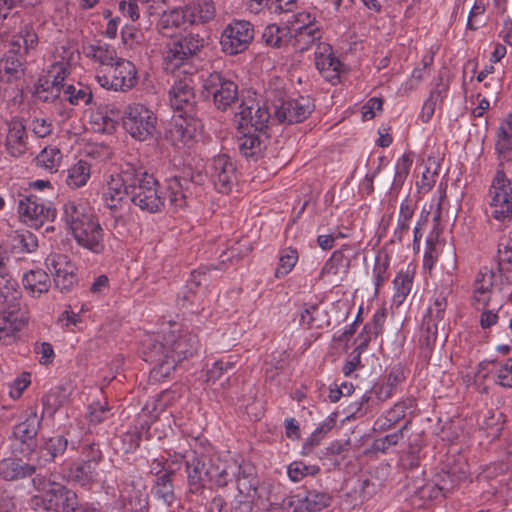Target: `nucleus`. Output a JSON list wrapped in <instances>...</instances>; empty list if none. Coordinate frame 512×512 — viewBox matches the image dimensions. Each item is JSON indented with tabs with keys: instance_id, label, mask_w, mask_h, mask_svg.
I'll list each match as a JSON object with an SVG mask.
<instances>
[{
	"instance_id": "1",
	"label": "nucleus",
	"mask_w": 512,
	"mask_h": 512,
	"mask_svg": "<svg viewBox=\"0 0 512 512\" xmlns=\"http://www.w3.org/2000/svg\"><path fill=\"white\" fill-rule=\"evenodd\" d=\"M200 343L192 332L170 329L143 341L142 354L146 362L154 363L151 371L154 378H166L175 370L178 363L197 353Z\"/></svg>"
},
{
	"instance_id": "2",
	"label": "nucleus",
	"mask_w": 512,
	"mask_h": 512,
	"mask_svg": "<svg viewBox=\"0 0 512 512\" xmlns=\"http://www.w3.org/2000/svg\"><path fill=\"white\" fill-rule=\"evenodd\" d=\"M169 102L174 110L172 122L165 137L175 146L187 144L202 127L198 117L197 101L190 79L175 81L169 90Z\"/></svg>"
},
{
	"instance_id": "3",
	"label": "nucleus",
	"mask_w": 512,
	"mask_h": 512,
	"mask_svg": "<svg viewBox=\"0 0 512 512\" xmlns=\"http://www.w3.org/2000/svg\"><path fill=\"white\" fill-rule=\"evenodd\" d=\"M185 472L187 475L188 493L202 495L207 482L218 487L226 486V476H231L237 470L236 461L226 462L217 459L213 461L202 453L188 448Z\"/></svg>"
},
{
	"instance_id": "4",
	"label": "nucleus",
	"mask_w": 512,
	"mask_h": 512,
	"mask_svg": "<svg viewBox=\"0 0 512 512\" xmlns=\"http://www.w3.org/2000/svg\"><path fill=\"white\" fill-rule=\"evenodd\" d=\"M63 218L79 246L94 254L104 251V230L98 217L89 208L68 201L63 206Z\"/></svg>"
},
{
	"instance_id": "5",
	"label": "nucleus",
	"mask_w": 512,
	"mask_h": 512,
	"mask_svg": "<svg viewBox=\"0 0 512 512\" xmlns=\"http://www.w3.org/2000/svg\"><path fill=\"white\" fill-rule=\"evenodd\" d=\"M37 43V34L28 26L13 36L9 49L0 59L1 82L12 84L23 79L27 58L35 50Z\"/></svg>"
},
{
	"instance_id": "6",
	"label": "nucleus",
	"mask_w": 512,
	"mask_h": 512,
	"mask_svg": "<svg viewBox=\"0 0 512 512\" xmlns=\"http://www.w3.org/2000/svg\"><path fill=\"white\" fill-rule=\"evenodd\" d=\"M129 200L142 211L158 213L164 208L165 198L160 194L159 183L140 163H132L131 173L126 176Z\"/></svg>"
},
{
	"instance_id": "7",
	"label": "nucleus",
	"mask_w": 512,
	"mask_h": 512,
	"mask_svg": "<svg viewBox=\"0 0 512 512\" xmlns=\"http://www.w3.org/2000/svg\"><path fill=\"white\" fill-rule=\"evenodd\" d=\"M206 44V39L198 32H189L170 37L162 50L163 65L166 71H175L188 64L197 56Z\"/></svg>"
},
{
	"instance_id": "8",
	"label": "nucleus",
	"mask_w": 512,
	"mask_h": 512,
	"mask_svg": "<svg viewBox=\"0 0 512 512\" xmlns=\"http://www.w3.org/2000/svg\"><path fill=\"white\" fill-rule=\"evenodd\" d=\"M206 44V39L198 32H189L170 37L162 50L163 65L166 71H175L188 64L197 56Z\"/></svg>"
},
{
	"instance_id": "9",
	"label": "nucleus",
	"mask_w": 512,
	"mask_h": 512,
	"mask_svg": "<svg viewBox=\"0 0 512 512\" xmlns=\"http://www.w3.org/2000/svg\"><path fill=\"white\" fill-rule=\"evenodd\" d=\"M206 44V39L198 32H189L170 37L162 50L163 65L166 71H175L188 64L197 56Z\"/></svg>"
},
{
	"instance_id": "10",
	"label": "nucleus",
	"mask_w": 512,
	"mask_h": 512,
	"mask_svg": "<svg viewBox=\"0 0 512 512\" xmlns=\"http://www.w3.org/2000/svg\"><path fill=\"white\" fill-rule=\"evenodd\" d=\"M206 180V174L191 166L184 167L179 175L166 180V192L169 204L174 209H181L188 204V199Z\"/></svg>"
},
{
	"instance_id": "11",
	"label": "nucleus",
	"mask_w": 512,
	"mask_h": 512,
	"mask_svg": "<svg viewBox=\"0 0 512 512\" xmlns=\"http://www.w3.org/2000/svg\"><path fill=\"white\" fill-rule=\"evenodd\" d=\"M201 95L204 99H212L219 111H226L240 101L237 84L218 71L203 79Z\"/></svg>"
},
{
	"instance_id": "12",
	"label": "nucleus",
	"mask_w": 512,
	"mask_h": 512,
	"mask_svg": "<svg viewBox=\"0 0 512 512\" xmlns=\"http://www.w3.org/2000/svg\"><path fill=\"white\" fill-rule=\"evenodd\" d=\"M124 130L137 141L152 139L156 133L157 117L155 113L140 103L128 105L122 114Z\"/></svg>"
},
{
	"instance_id": "13",
	"label": "nucleus",
	"mask_w": 512,
	"mask_h": 512,
	"mask_svg": "<svg viewBox=\"0 0 512 512\" xmlns=\"http://www.w3.org/2000/svg\"><path fill=\"white\" fill-rule=\"evenodd\" d=\"M18 213L24 223L34 228L53 221L57 215L53 202L37 193H30L19 199Z\"/></svg>"
},
{
	"instance_id": "14",
	"label": "nucleus",
	"mask_w": 512,
	"mask_h": 512,
	"mask_svg": "<svg viewBox=\"0 0 512 512\" xmlns=\"http://www.w3.org/2000/svg\"><path fill=\"white\" fill-rule=\"evenodd\" d=\"M489 193L491 217L498 221L510 219L512 217V179L506 176L502 163L498 164Z\"/></svg>"
},
{
	"instance_id": "15",
	"label": "nucleus",
	"mask_w": 512,
	"mask_h": 512,
	"mask_svg": "<svg viewBox=\"0 0 512 512\" xmlns=\"http://www.w3.org/2000/svg\"><path fill=\"white\" fill-rule=\"evenodd\" d=\"M70 74L69 60L54 62L46 74L35 83L34 97L44 103L58 99L64 89V80Z\"/></svg>"
},
{
	"instance_id": "16",
	"label": "nucleus",
	"mask_w": 512,
	"mask_h": 512,
	"mask_svg": "<svg viewBox=\"0 0 512 512\" xmlns=\"http://www.w3.org/2000/svg\"><path fill=\"white\" fill-rule=\"evenodd\" d=\"M96 80L105 89L126 92L137 84V69L131 61L118 58L102 74H97Z\"/></svg>"
},
{
	"instance_id": "17",
	"label": "nucleus",
	"mask_w": 512,
	"mask_h": 512,
	"mask_svg": "<svg viewBox=\"0 0 512 512\" xmlns=\"http://www.w3.org/2000/svg\"><path fill=\"white\" fill-rule=\"evenodd\" d=\"M254 38V28L249 21L234 20L223 30L220 37L222 51L236 55L246 51Z\"/></svg>"
},
{
	"instance_id": "18",
	"label": "nucleus",
	"mask_w": 512,
	"mask_h": 512,
	"mask_svg": "<svg viewBox=\"0 0 512 512\" xmlns=\"http://www.w3.org/2000/svg\"><path fill=\"white\" fill-rule=\"evenodd\" d=\"M355 257L350 245H342L335 250L330 258L324 263L319 273V280L339 285L349 274L351 261Z\"/></svg>"
},
{
	"instance_id": "19",
	"label": "nucleus",
	"mask_w": 512,
	"mask_h": 512,
	"mask_svg": "<svg viewBox=\"0 0 512 512\" xmlns=\"http://www.w3.org/2000/svg\"><path fill=\"white\" fill-rule=\"evenodd\" d=\"M132 163H125L121 173L111 175L102 193V200L105 207L112 212L122 209L123 204L129 199L128 184L126 176L130 175Z\"/></svg>"
},
{
	"instance_id": "20",
	"label": "nucleus",
	"mask_w": 512,
	"mask_h": 512,
	"mask_svg": "<svg viewBox=\"0 0 512 512\" xmlns=\"http://www.w3.org/2000/svg\"><path fill=\"white\" fill-rule=\"evenodd\" d=\"M46 268L54 276L55 286L61 292H68L77 283V267L64 254H50L45 261Z\"/></svg>"
},
{
	"instance_id": "21",
	"label": "nucleus",
	"mask_w": 512,
	"mask_h": 512,
	"mask_svg": "<svg viewBox=\"0 0 512 512\" xmlns=\"http://www.w3.org/2000/svg\"><path fill=\"white\" fill-rule=\"evenodd\" d=\"M45 509L55 512H76L79 507L77 494L59 483H49L42 496Z\"/></svg>"
},
{
	"instance_id": "22",
	"label": "nucleus",
	"mask_w": 512,
	"mask_h": 512,
	"mask_svg": "<svg viewBox=\"0 0 512 512\" xmlns=\"http://www.w3.org/2000/svg\"><path fill=\"white\" fill-rule=\"evenodd\" d=\"M239 111L235 113V123L239 129L254 128V131L263 133L266 124L270 118V113L266 107H260L255 104L253 99L242 100L238 106Z\"/></svg>"
},
{
	"instance_id": "23",
	"label": "nucleus",
	"mask_w": 512,
	"mask_h": 512,
	"mask_svg": "<svg viewBox=\"0 0 512 512\" xmlns=\"http://www.w3.org/2000/svg\"><path fill=\"white\" fill-rule=\"evenodd\" d=\"M314 110L309 98L285 100L275 105V117L280 123L294 124L304 121Z\"/></svg>"
},
{
	"instance_id": "24",
	"label": "nucleus",
	"mask_w": 512,
	"mask_h": 512,
	"mask_svg": "<svg viewBox=\"0 0 512 512\" xmlns=\"http://www.w3.org/2000/svg\"><path fill=\"white\" fill-rule=\"evenodd\" d=\"M447 324L446 313L428 307L423 318L419 337L421 348H424L427 353H431L438 337V331H444Z\"/></svg>"
},
{
	"instance_id": "25",
	"label": "nucleus",
	"mask_w": 512,
	"mask_h": 512,
	"mask_svg": "<svg viewBox=\"0 0 512 512\" xmlns=\"http://www.w3.org/2000/svg\"><path fill=\"white\" fill-rule=\"evenodd\" d=\"M211 178L216 189L228 193L237 182V169L231 158L221 154L213 158Z\"/></svg>"
},
{
	"instance_id": "26",
	"label": "nucleus",
	"mask_w": 512,
	"mask_h": 512,
	"mask_svg": "<svg viewBox=\"0 0 512 512\" xmlns=\"http://www.w3.org/2000/svg\"><path fill=\"white\" fill-rule=\"evenodd\" d=\"M5 148L12 157H20L29 149V136L23 120L14 117L7 123Z\"/></svg>"
},
{
	"instance_id": "27",
	"label": "nucleus",
	"mask_w": 512,
	"mask_h": 512,
	"mask_svg": "<svg viewBox=\"0 0 512 512\" xmlns=\"http://www.w3.org/2000/svg\"><path fill=\"white\" fill-rule=\"evenodd\" d=\"M119 503L124 512H147L148 501L144 491L133 481L119 486Z\"/></svg>"
},
{
	"instance_id": "28",
	"label": "nucleus",
	"mask_w": 512,
	"mask_h": 512,
	"mask_svg": "<svg viewBox=\"0 0 512 512\" xmlns=\"http://www.w3.org/2000/svg\"><path fill=\"white\" fill-rule=\"evenodd\" d=\"M22 292L15 279L0 278V312H11L23 315L21 312Z\"/></svg>"
},
{
	"instance_id": "29",
	"label": "nucleus",
	"mask_w": 512,
	"mask_h": 512,
	"mask_svg": "<svg viewBox=\"0 0 512 512\" xmlns=\"http://www.w3.org/2000/svg\"><path fill=\"white\" fill-rule=\"evenodd\" d=\"M495 153L499 163L512 162V115L501 121L495 133Z\"/></svg>"
},
{
	"instance_id": "30",
	"label": "nucleus",
	"mask_w": 512,
	"mask_h": 512,
	"mask_svg": "<svg viewBox=\"0 0 512 512\" xmlns=\"http://www.w3.org/2000/svg\"><path fill=\"white\" fill-rule=\"evenodd\" d=\"M237 470L231 476H226V486L229 482L235 480L239 497L253 498L257 493L258 480L254 475L252 468L247 465H241L236 462Z\"/></svg>"
},
{
	"instance_id": "31",
	"label": "nucleus",
	"mask_w": 512,
	"mask_h": 512,
	"mask_svg": "<svg viewBox=\"0 0 512 512\" xmlns=\"http://www.w3.org/2000/svg\"><path fill=\"white\" fill-rule=\"evenodd\" d=\"M68 445L67 437L61 434L44 439L38 450V464L45 466L48 463L55 462L64 455Z\"/></svg>"
},
{
	"instance_id": "32",
	"label": "nucleus",
	"mask_w": 512,
	"mask_h": 512,
	"mask_svg": "<svg viewBox=\"0 0 512 512\" xmlns=\"http://www.w3.org/2000/svg\"><path fill=\"white\" fill-rule=\"evenodd\" d=\"M268 137L265 133H251L248 131L238 140V148L247 160L258 161L267 147Z\"/></svg>"
},
{
	"instance_id": "33",
	"label": "nucleus",
	"mask_w": 512,
	"mask_h": 512,
	"mask_svg": "<svg viewBox=\"0 0 512 512\" xmlns=\"http://www.w3.org/2000/svg\"><path fill=\"white\" fill-rule=\"evenodd\" d=\"M26 323L27 318L24 315L0 312V344L8 346L15 343Z\"/></svg>"
},
{
	"instance_id": "34",
	"label": "nucleus",
	"mask_w": 512,
	"mask_h": 512,
	"mask_svg": "<svg viewBox=\"0 0 512 512\" xmlns=\"http://www.w3.org/2000/svg\"><path fill=\"white\" fill-rule=\"evenodd\" d=\"M36 467L18 458H5L0 461V477L7 481H17L32 476Z\"/></svg>"
},
{
	"instance_id": "35",
	"label": "nucleus",
	"mask_w": 512,
	"mask_h": 512,
	"mask_svg": "<svg viewBox=\"0 0 512 512\" xmlns=\"http://www.w3.org/2000/svg\"><path fill=\"white\" fill-rule=\"evenodd\" d=\"M189 25L185 8H176L164 11L157 23L159 33L166 37H173L174 33Z\"/></svg>"
},
{
	"instance_id": "36",
	"label": "nucleus",
	"mask_w": 512,
	"mask_h": 512,
	"mask_svg": "<svg viewBox=\"0 0 512 512\" xmlns=\"http://www.w3.org/2000/svg\"><path fill=\"white\" fill-rule=\"evenodd\" d=\"M184 8L189 25L208 23L216 16V7L212 0H193Z\"/></svg>"
},
{
	"instance_id": "37",
	"label": "nucleus",
	"mask_w": 512,
	"mask_h": 512,
	"mask_svg": "<svg viewBox=\"0 0 512 512\" xmlns=\"http://www.w3.org/2000/svg\"><path fill=\"white\" fill-rule=\"evenodd\" d=\"M23 287L32 297H40L47 293L51 287L49 274L43 269H32L22 277Z\"/></svg>"
},
{
	"instance_id": "38",
	"label": "nucleus",
	"mask_w": 512,
	"mask_h": 512,
	"mask_svg": "<svg viewBox=\"0 0 512 512\" xmlns=\"http://www.w3.org/2000/svg\"><path fill=\"white\" fill-rule=\"evenodd\" d=\"M404 379L400 368H393L381 382H377L371 389L379 402H385L390 399L398 384Z\"/></svg>"
},
{
	"instance_id": "39",
	"label": "nucleus",
	"mask_w": 512,
	"mask_h": 512,
	"mask_svg": "<svg viewBox=\"0 0 512 512\" xmlns=\"http://www.w3.org/2000/svg\"><path fill=\"white\" fill-rule=\"evenodd\" d=\"M321 38L320 31L317 27H294L293 32L289 33V42L295 50L304 52L315 43L316 40Z\"/></svg>"
},
{
	"instance_id": "40",
	"label": "nucleus",
	"mask_w": 512,
	"mask_h": 512,
	"mask_svg": "<svg viewBox=\"0 0 512 512\" xmlns=\"http://www.w3.org/2000/svg\"><path fill=\"white\" fill-rule=\"evenodd\" d=\"M41 420L36 413L30 414L23 422L14 427L13 435L28 448L34 446V439L38 433Z\"/></svg>"
},
{
	"instance_id": "41",
	"label": "nucleus",
	"mask_w": 512,
	"mask_h": 512,
	"mask_svg": "<svg viewBox=\"0 0 512 512\" xmlns=\"http://www.w3.org/2000/svg\"><path fill=\"white\" fill-rule=\"evenodd\" d=\"M332 497L329 493L317 490L307 491L305 497L299 500V507L295 511L320 512L330 506Z\"/></svg>"
},
{
	"instance_id": "42",
	"label": "nucleus",
	"mask_w": 512,
	"mask_h": 512,
	"mask_svg": "<svg viewBox=\"0 0 512 512\" xmlns=\"http://www.w3.org/2000/svg\"><path fill=\"white\" fill-rule=\"evenodd\" d=\"M85 53L87 57L99 62L106 68H109L118 59L115 48L102 41H96L88 45Z\"/></svg>"
},
{
	"instance_id": "43",
	"label": "nucleus",
	"mask_w": 512,
	"mask_h": 512,
	"mask_svg": "<svg viewBox=\"0 0 512 512\" xmlns=\"http://www.w3.org/2000/svg\"><path fill=\"white\" fill-rule=\"evenodd\" d=\"M315 52V65L320 73L332 71L338 73L341 62L332 54V47L329 44H319Z\"/></svg>"
},
{
	"instance_id": "44",
	"label": "nucleus",
	"mask_w": 512,
	"mask_h": 512,
	"mask_svg": "<svg viewBox=\"0 0 512 512\" xmlns=\"http://www.w3.org/2000/svg\"><path fill=\"white\" fill-rule=\"evenodd\" d=\"M235 365L230 361H215L211 367L207 369L206 376L207 382L215 383L220 381V386L226 388L230 385V375L233 372Z\"/></svg>"
},
{
	"instance_id": "45",
	"label": "nucleus",
	"mask_w": 512,
	"mask_h": 512,
	"mask_svg": "<svg viewBox=\"0 0 512 512\" xmlns=\"http://www.w3.org/2000/svg\"><path fill=\"white\" fill-rule=\"evenodd\" d=\"M151 493L167 506H172L176 500L173 480H169L167 475H159L156 478Z\"/></svg>"
},
{
	"instance_id": "46",
	"label": "nucleus",
	"mask_w": 512,
	"mask_h": 512,
	"mask_svg": "<svg viewBox=\"0 0 512 512\" xmlns=\"http://www.w3.org/2000/svg\"><path fill=\"white\" fill-rule=\"evenodd\" d=\"M98 466L92 462L81 461L70 469V476L75 483L86 486L95 481L98 475Z\"/></svg>"
},
{
	"instance_id": "47",
	"label": "nucleus",
	"mask_w": 512,
	"mask_h": 512,
	"mask_svg": "<svg viewBox=\"0 0 512 512\" xmlns=\"http://www.w3.org/2000/svg\"><path fill=\"white\" fill-rule=\"evenodd\" d=\"M12 248L17 253H32L38 247L37 237L27 230L15 231L11 235Z\"/></svg>"
},
{
	"instance_id": "48",
	"label": "nucleus",
	"mask_w": 512,
	"mask_h": 512,
	"mask_svg": "<svg viewBox=\"0 0 512 512\" xmlns=\"http://www.w3.org/2000/svg\"><path fill=\"white\" fill-rule=\"evenodd\" d=\"M410 425L411 420H407L397 431L375 439L372 443V449L383 454L387 453L392 447L400 443L404 437V431L407 430Z\"/></svg>"
},
{
	"instance_id": "49",
	"label": "nucleus",
	"mask_w": 512,
	"mask_h": 512,
	"mask_svg": "<svg viewBox=\"0 0 512 512\" xmlns=\"http://www.w3.org/2000/svg\"><path fill=\"white\" fill-rule=\"evenodd\" d=\"M90 178V165L83 160L78 161L67 171L66 183L71 188L84 186Z\"/></svg>"
},
{
	"instance_id": "50",
	"label": "nucleus",
	"mask_w": 512,
	"mask_h": 512,
	"mask_svg": "<svg viewBox=\"0 0 512 512\" xmlns=\"http://www.w3.org/2000/svg\"><path fill=\"white\" fill-rule=\"evenodd\" d=\"M36 164L51 173L57 172L62 160L60 149L55 146L45 147L36 157Z\"/></svg>"
},
{
	"instance_id": "51",
	"label": "nucleus",
	"mask_w": 512,
	"mask_h": 512,
	"mask_svg": "<svg viewBox=\"0 0 512 512\" xmlns=\"http://www.w3.org/2000/svg\"><path fill=\"white\" fill-rule=\"evenodd\" d=\"M382 489V482L373 476H362L357 480L354 492L359 495L362 500H370L377 495Z\"/></svg>"
},
{
	"instance_id": "52",
	"label": "nucleus",
	"mask_w": 512,
	"mask_h": 512,
	"mask_svg": "<svg viewBox=\"0 0 512 512\" xmlns=\"http://www.w3.org/2000/svg\"><path fill=\"white\" fill-rule=\"evenodd\" d=\"M393 283L395 288L393 302L399 306L405 301L411 291L413 285V274L409 271H400L396 275Z\"/></svg>"
},
{
	"instance_id": "53",
	"label": "nucleus",
	"mask_w": 512,
	"mask_h": 512,
	"mask_svg": "<svg viewBox=\"0 0 512 512\" xmlns=\"http://www.w3.org/2000/svg\"><path fill=\"white\" fill-rule=\"evenodd\" d=\"M288 27H279L276 24H270L265 27L262 33V40L266 45L280 48L289 42Z\"/></svg>"
},
{
	"instance_id": "54",
	"label": "nucleus",
	"mask_w": 512,
	"mask_h": 512,
	"mask_svg": "<svg viewBox=\"0 0 512 512\" xmlns=\"http://www.w3.org/2000/svg\"><path fill=\"white\" fill-rule=\"evenodd\" d=\"M65 100L69 101L72 105L84 103L88 105L92 102L93 95L89 87L80 86L79 88L74 85H65L62 92Z\"/></svg>"
},
{
	"instance_id": "55",
	"label": "nucleus",
	"mask_w": 512,
	"mask_h": 512,
	"mask_svg": "<svg viewBox=\"0 0 512 512\" xmlns=\"http://www.w3.org/2000/svg\"><path fill=\"white\" fill-rule=\"evenodd\" d=\"M446 90L445 85L438 84L437 87L431 91L429 98L424 102L420 116L424 123L432 118L435 108L438 103L442 102L443 94L446 93Z\"/></svg>"
},
{
	"instance_id": "56",
	"label": "nucleus",
	"mask_w": 512,
	"mask_h": 512,
	"mask_svg": "<svg viewBox=\"0 0 512 512\" xmlns=\"http://www.w3.org/2000/svg\"><path fill=\"white\" fill-rule=\"evenodd\" d=\"M91 124L94 131L111 134L115 131L117 122L108 115L107 110H98L91 114Z\"/></svg>"
},
{
	"instance_id": "57",
	"label": "nucleus",
	"mask_w": 512,
	"mask_h": 512,
	"mask_svg": "<svg viewBox=\"0 0 512 512\" xmlns=\"http://www.w3.org/2000/svg\"><path fill=\"white\" fill-rule=\"evenodd\" d=\"M413 160L410 153L404 154L398 159L395 167V174L392 183V189L398 190L404 184L407 176L409 175Z\"/></svg>"
},
{
	"instance_id": "58",
	"label": "nucleus",
	"mask_w": 512,
	"mask_h": 512,
	"mask_svg": "<svg viewBox=\"0 0 512 512\" xmlns=\"http://www.w3.org/2000/svg\"><path fill=\"white\" fill-rule=\"evenodd\" d=\"M298 260L296 249L287 248L279 258L278 267L275 270V277L282 278L286 276L295 266Z\"/></svg>"
},
{
	"instance_id": "59",
	"label": "nucleus",
	"mask_w": 512,
	"mask_h": 512,
	"mask_svg": "<svg viewBox=\"0 0 512 512\" xmlns=\"http://www.w3.org/2000/svg\"><path fill=\"white\" fill-rule=\"evenodd\" d=\"M320 468L316 465H306L302 461L292 462L287 469L289 478L293 482L300 481L306 475H316Z\"/></svg>"
},
{
	"instance_id": "60",
	"label": "nucleus",
	"mask_w": 512,
	"mask_h": 512,
	"mask_svg": "<svg viewBox=\"0 0 512 512\" xmlns=\"http://www.w3.org/2000/svg\"><path fill=\"white\" fill-rule=\"evenodd\" d=\"M80 452L81 461L86 463L92 462L99 465L103 459V454L102 451L100 450V446L98 443L95 442H89L88 440L83 441L80 445Z\"/></svg>"
},
{
	"instance_id": "61",
	"label": "nucleus",
	"mask_w": 512,
	"mask_h": 512,
	"mask_svg": "<svg viewBox=\"0 0 512 512\" xmlns=\"http://www.w3.org/2000/svg\"><path fill=\"white\" fill-rule=\"evenodd\" d=\"M388 267H389V260H388L387 256H385L384 258H381L380 256L376 257L375 265L373 268L375 293L378 292L379 288L388 279V272H387Z\"/></svg>"
},
{
	"instance_id": "62",
	"label": "nucleus",
	"mask_w": 512,
	"mask_h": 512,
	"mask_svg": "<svg viewBox=\"0 0 512 512\" xmlns=\"http://www.w3.org/2000/svg\"><path fill=\"white\" fill-rule=\"evenodd\" d=\"M29 128L36 137L44 138L52 134L54 125L49 119L34 117L29 123Z\"/></svg>"
},
{
	"instance_id": "63",
	"label": "nucleus",
	"mask_w": 512,
	"mask_h": 512,
	"mask_svg": "<svg viewBox=\"0 0 512 512\" xmlns=\"http://www.w3.org/2000/svg\"><path fill=\"white\" fill-rule=\"evenodd\" d=\"M414 406L413 399H406L399 401L394 406L385 411L392 423L397 424L399 421L405 418L408 409Z\"/></svg>"
},
{
	"instance_id": "64",
	"label": "nucleus",
	"mask_w": 512,
	"mask_h": 512,
	"mask_svg": "<svg viewBox=\"0 0 512 512\" xmlns=\"http://www.w3.org/2000/svg\"><path fill=\"white\" fill-rule=\"evenodd\" d=\"M496 383L504 388L512 389V358H508L500 364Z\"/></svg>"
}]
</instances>
